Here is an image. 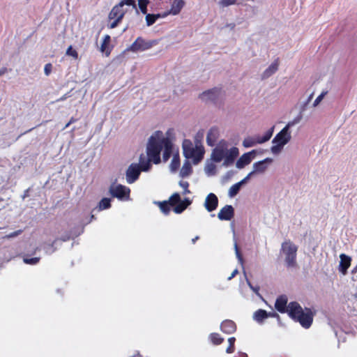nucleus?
Segmentation results:
<instances>
[{
    "instance_id": "0e129e2a",
    "label": "nucleus",
    "mask_w": 357,
    "mask_h": 357,
    "mask_svg": "<svg viewBox=\"0 0 357 357\" xmlns=\"http://www.w3.org/2000/svg\"><path fill=\"white\" fill-rule=\"evenodd\" d=\"M65 98H66V97H62V98H61V100H64Z\"/></svg>"
},
{
    "instance_id": "dca6fc26",
    "label": "nucleus",
    "mask_w": 357,
    "mask_h": 357,
    "mask_svg": "<svg viewBox=\"0 0 357 357\" xmlns=\"http://www.w3.org/2000/svg\"><path fill=\"white\" fill-rule=\"evenodd\" d=\"M234 215V209L231 205H226L222 207L218 213V218L220 220H230Z\"/></svg>"
},
{
    "instance_id": "412c9836",
    "label": "nucleus",
    "mask_w": 357,
    "mask_h": 357,
    "mask_svg": "<svg viewBox=\"0 0 357 357\" xmlns=\"http://www.w3.org/2000/svg\"><path fill=\"white\" fill-rule=\"evenodd\" d=\"M279 66L278 59H275L261 74L263 79H267L277 72Z\"/></svg>"
},
{
    "instance_id": "37998d69",
    "label": "nucleus",
    "mask_w": 357,
    "mask_h": 357,
    "mask_svg": "<svg viewBox=\"0 0 357 357\" xmlns=\"http://www.w3.org/2000/svg\"><path fill=\"white\" fill-rule=\"evenodd\" d=\"M234 248H235L236 256L237 259H238L239 263L241 265H243V257L239 252L236 242H235V243H234Z\"/></svg>"
},
{
    "instance_id": "a19ab883",
    "label": "nucleus",
    "mask_w": 357,
    "mask_h": 357,
    "mask_svg": "<svg viewBox=\"0 0 357 357\" xmlns=\"http://www.w3.org/2000/svg\"><path fill=\"white\" fill-rule=\"evenodd\" d=\"M179 185L183 189V195L190 194V191L188 190L189 183L188 181H180Z\"/></svg>"
},
{
    "instance_id": "c756f323",
    "label": "nucleus",
    "mask_w": 357,
    "mask_h": 357,
    "mask_svg": "<svg viewBox=\"0 0 357 357\" xmlns=\"http://www.w3.org/2000/svg\"><path fill=\"white\" fill-rule=\"evenodd\" d=\"M111 206V199L110 198H102L98 204V210L102 211L110 208Z\"/></svg>"
},
{
    "instance_id": "5701e85b",
    "label": "nucleus",
    "mask_w": 357,
    "mask_h": 357,
    "mask_svg": "<svg viewBox=\"0 0 357 357\" xmlns=\"http://www.w3.org/2000/svg\"><path fill=\"white\" fill-rule=\"evenodd\" d=\"M268 317V312L264 310H257L253 314V319L258 324H262L263 321Z\"/></svg>"
},
{
    "instance_id": "f03ea898",
    "label": "nucleus",
    "mask_w": 357,
    "mask_h": 357,
    "mask_svg": "<svg viewBox=\"0 0 357 357\" xmlns=\"http://www.w3.org/2000/svg\"><path fill=\"white\" fill-rule=\"evenodd\" d=\"M239 155V150L236 146L229 148V143L220 140L212 151L211 159L215 162L223 161V166L229 167L232 165Z\"/></svg>"
},
{
    "instance_id": "7c9ffc66",
    "label": "nucleus",
    "mask_w": 357,
    "mask_h": 357,
    "mask_svg": "<svg viewBox=\"0 0 357 357\" xmlns=\"http://www.w3.org/2000/svg\"><path fill=\"white\" fill-rule=\"evenodd\" d=\"M241 186L242 185L238 182L232 185L229 189L228 196L229 197H235L238 193Z\"/></svg>"
},
{
    "instance_id": "6e6552de",
    "label": "nucleus",
    "mask_w": 357,
    "mask_h": 357,
    "mask_svg": "<svg viewBox=\"0 0 357 357\" xmlns=\"http://www.w3.org/2000/svg\"><path fill=\"white\" fill-rule=\"evenodd\" d=\"M109 194L121 201L130 200V190L128 187L117 183H112L109 189Z\"/></svg>"
},
{
    "instance_id": "79ce46f5",
    "label": "nucleus",
    "mask_w": 357,
    "mask_h": 357,
    "mask_svg": "<svg viewBox=\"0 0 357 357\" xmlns=\"http://www.w3.org/2000/svg\"><path fill=\"white\" fill-rule=\"evenodd\" d=\"M204 130H199L195 137V144L197 142H199L201 143V141L202 140V139L204 138Z\"/></svg>"
},
{
    "instance_id": "cd10ccee",
    "label": "nucleus",
    "mask_w": 357,
    "mask_h": 357,
    "mask_svg": "<svg viewBox=\"0 0 357 357\" xmlns=\"http://www.w3.org/2000/svg\"><path fill=\"white\" fill-rule=\"evenodd\" d=\"M109 42H110V36L108 35L105 36L103 38L102 43L101 44L100 51L102 52H105L107 56H108L110 53V51L109 50V48H108V45H109Z\"/></svg>"
},
{
    "instance_id": "864d4df0",
    "label": "nucleus",
    "mask_w": 357,
    "mask_h": 357,
    "mask_svg": "<svg viewBox=\"0 0 357 357\" xmlns=\"http://www.w3.org/2000/svg\"><path fill=\"white\" fill-rule=\"evenodd\" d=\"M235 341H236L235 337H229V338L228 339L229 345L234 346V342H235Z\"/></svg>"
},
{
    "instance_id": "423d86ee",
    "label": "nucleus",
    "mask_w": 357,
    "mask_h": 357,
    "mask_svg": "<svg viewBox=\"0 0 357 357\" xmlns=\"http://www.w3.org/2000/svg\"><path fill=\"white\" fill-rule=\"evenodd\" d=\"M298 246L290 240L284 241L281 245L280 253L284 256L286 266L294 268L296 266Z\"/></svg>"
},
{
    "instance_id": "1a4fd4ad",
    "label": "nucleus",
    "mask_w": 357,
    "mask_h": 357,
    "mask_svg": "<svg viewBox=\"0 0 357 357\" xmlns=\"http://www.w3.org/2000/svg\"><path fill=\"white\" fill-rule=\"evenodd\" d=\"M158 44V41L145 40L142 37H138L137 39L126 49V51L132 52H144L151 49L152 47Z\"/></svg>"
},
{
    "instance_id": "c03bdc74",
    "label": "nucleus",
    "mask_w": 357,
    "mask_h": 357,
    "mask_svg": "<svg viewBox=\"0 0 357 357\" xmlns=\"http://www.w3.org/2000/svg\"><path fill=\"white\" fill-rule=\"evenodd\" d=\"M52 70V65L49 63L45 65L44 73L46 76H49Z\"/></svg>"
},
{
    "instance_id": "c85d7f7f",
    "label": "nucleus",
    "mask_w": 357,
    "mask_h": 357,
    "mask_svg": "<svg viewBox=\"0 0 357 357\" xmlns=\"http://www.w3.org/2000/svg\"><path fill=\"white\" fill-rule=\"evenodd\" d=\"M162 17V15L160 14H146V23L148 26L153 24L156 20L159 18Z\"/></svg>"
},
{
    "instance_id": "f704fd0d",
    "label": "nucleus",
    "mask_w": 357,
    "mask_h": 357,
    "mask_svg": "<svg viewBox=\"0 0 357 357\" xmlns=\"http://www.w3.org/2000/svg\"><path fill=\"white\" fill-rule=\"evenodd\" d=\"M149 3V0H138V6L143 14L147 13V6Z\"/></svg>"
},
{
    "instance_id": "20e7f679",
    "label": "nucleus",
    "mask_w": 357,
    "mask_h": 357,
    "mask_svg": "<svg viewBox=\"0 0 357 357\" xmlns=\"http://www.w3.org/2000/svg\"><path fill=\"white\" fill-rule=\"evenodd\" d=\"M287 313L305 328H309L312 324L314 314L312 310L310 308L303 309L297 302H290L288 304Z\"/></svg>"
},
{
    "instance_id": "bb28decb",
    "label": "nucleus",
    "mask_w": 357,
    "mask_h": 357,
    "mask_svg": "<svg viewBox=\"0 0 357 357\" xmlns=\"http://www.w3.org/2000/svg\"><path fill=\"white\" fill-rule=\"evenodd\" d=\"M274 127H272L266 131L263 135H257L259 144H263L268 141L273 135Z\"/></svg>"
},
{
    "instance_id": "a211bd4d",
    "label": "nucleus",
    "mask_w": 357,
    "mask_h": 357,
    "mask_svg": "<svg viewBox=\"0 0 357 357\" xmlns=\"http://www.w3.org/2000/svg\"><path fill=\"white\" fill-rule=\"evenodd\" d=\"M172 155V160L169 165V169L172 172H176L180 166V158L178 150L175 149L174 145L173 144V151L171 153Z\"/></svg>"
},
{
    "instance_id": "4c0bfd02",
    "label": "nucleus",
    "mask_w": 357,
    "mask_h": 357,
    "mask_svg": "<svg viewBox=\"0 0 357 357\" xmlns=\"http://www.w3.org/2000/svg\"><path fill=\"white\" fill-rule=\"evenodd\" d=\"M66 55L73 57L75 59H77L78 58V53L77 52L74 50L72 46L68 47V48L66 50Z\"/></svg>"
},
{
    "instance_id": "6e6d98bb",
    "label": "nucleus",
    "mask_w": 357,
    "mask_h": 357,
    "mask_svg": "<svg viewBox=\"0 0 357 357\" xmlns=\"http://www.w3.org/2000/svg\"><path fill=\"white\" fill-rule=\"evenodd\" d=\"M268 317H278V314H276L275 312H268Z\"/></svg>"
},
{
    "instance_id": "72a5a7b5",
    "label": "nucleus",
    "mask_w": 357,
    "mask_h": 357,
    "mask_svg": "<svg viewBox=\"0 0 357 357\" xmlns=\"http://www.w3.org/2000/svg\"><path fill=\"white\" fill-rule=\"evenodd\" d=\"M181 201L180 195L178 193H174L170 197L167 202H169L174 208L176 205L179 204Z\"/></svg>"
},
{
    "instance_id": "09e8293b",
    "label": "nucleus",
    "mask_w": 357,
    "mask_h": 357,
    "mask_svg": "<svg viewBox=\"0 0 357 357\" xmlns=\"http://www.w3.org/2000/svg\"><path fill=\"white\" fill-rule=\"evenodd\" d=\"M215 169V166L213 165H207L205 168V172L206 174L211 173Z\"/></svg>"
},
{
    "instance_id": "6ab92c4d",
    "label": "nucleus",
    "mask_w": 357,
    "mask_h": 357,
    "mask_svg": "<svg viewBox=\"0 0 357 357\" xmlns=\"http://www.w3.org/2000/svg\"><path fill=\"white\" fill-rule=\"evenodd\" d=\"M184 6L185 1L183 0H173L171 3V8L168 12V14L172 15H178Z\"/></svg>"
},
{
    "instance_id": "9d476101",
    "label": "nucleus",
    "mask_w": 357,
    "mask_h": 357,
    "mask_svg": "<svg viewBox=\"0 0 357 357\" xmlns=\"http://www.w3.org/2000/svg\"><path fill=\"white\" fill-rule=\"evenodd\" d=\"M223 96L222 91L219 88H213L204 91L199 95V98L205 102H216Z\"/></svg>"
},
{
    "instance_id": "0eeeda50",
    "label": "nucleus",
    "mask_w": 357,
    "mask_h": 357,
    "mask_svg": "<svg viewBox=\"0 0 357 357\" xmlns=\"http://www.w3.org/2000/svg\"><path fill=\"white\" fill-rule=\"evenodd\" d=\"M132 6L133 8L137 9L136 4L134 0H121L119 3L113 7L109 14V20L116 19L120 21L123 19L126 10L123 9V6Z\"/></svg>"
},
{
    "instance_id": "603ef678",
    "label": "nucleus",
    "mask_w": 357,
    "mask_h": 357,
    "mask_svg": "<svg viewBox=\"0 0 357 357\" xmlns=\"http://www.w3.org/2000/svg\"><path fill=\"white\" fill-rule=\"evenodd\" d=\"M234 346H231V345H229V347L226 349V352L227 354H231V353L234 352Z\"/></svg>"
},
{
    "instance_id": "f257e3e1",
    "label": "nucleus",
    "mask_w": 357,
    "mask_h": 357,
    "mask_svg": "<svg viewBox=\"0 0 357 357\" xmlns=\"http://www.w3.org/2000/svg\"><path fill=\"white\" fill-rule=\"evenodd\" d=\"M174 130L168 129L165 133L160 130L153 132L147 141L146 152L147 158L142 154L139 163H137L141 172H148L151 167V162L154 164L160 162V153L163 150L162 159L167 162L173 151Z\"/></svg>"
},
{
    "instance_id": "052dcab7",
    "label": "nucleus",
    "mask_w": 357,
    "mask_h": 357,
    "mask_svg": "<svg viewBox=\"0 0 357 357\" xmlns=\"http://www.w3.org/2000/svg\"><path fill=\"white\" fill-rule=\"evenodd\" d=\"M199 239V236H195L194 238L192 239V243H195L196 241Z\"/></svg>"
},
{
    "instance_id": "f8f14e48",
    "label": "nucleus",
    "mask_w": 357,
    "mask_h": 357,
    "mask_svg": "<svg viewBox=\"0 0 357 357\" xmlns=\"http://www.w3.org/2000/svg\"><path fill=\"white\" fill-rule=\"evenodd\" d=\"M141 174L140 168L137 163H132L126 172V179L128 184L135 183Z\"/></svg>"
},
{
    "instance_id": "680f3d73",
    "label": "nucleus",
    "mask_w": 357,
    "mask_h": 357,
    "mask_svg": "<svg viewBox=\"0 0 357 357\" xmlns=\"http://www.w3.org/2000/svg\"><path fill=\"white\" fill-rule=\"evenodd\" d=\"M313 96V93L310 94V96L308 98V100H310Z\"/></svg>"
},
{
    "instance_id": "49530a36",
    "label": "nucleus",
    "mask_w": 357,
    "mask_h": 357,
    "mask_svg": "<svg viewBox=\"0 0 357 357\" xmlns=\"http://www.w3.org/2000/svg\"><path fill=\"white\" fill-rule=\"evenodd\" d=\"M21 233H22V230L20 229V230H17L13 233L9 234L8 235L6 236V237L8 238H14V237L20 235Z\"/></svg>"
},
{
    "instance_id": "aec40b11",
    "label": "nucleus",
    "mask_w": 357,
    "mask_h": 357,
    "mask_svg": "<svg viewBox=\"0 0 357 357\" xmlns=\"http://www.w3.org/2000/svg\"><path fill=\"white\" fill-rule=\"evenodd\" d=\"M287 298L286 296H280L276 299L275 307L280 313L287 312Z\"/></svg>"
},
{
    "instance_id": "4d7b16f0",
    "label": "nucleus",
    "mask_w": 357,
    "mask_h": 357,
    "mask_svg": "<svg viewBox=\"0 0 357 357\" xmlns=\"http://www.w3.org/2000/svg\"><path fill=\"white\" fill-rule=\"evenodd\" d=\"M234 357H248V356L245 353L239 352L238 354V356H234Z\"/></svg>"
},
{
    "instance_id": "bf43d9fd",
    "label": "nucleus",
    "mask_w": 357,
    "mask_h": 357,
    "mask_svg": "<svg viewBox=\"0 0 357 357\" xmlns=\"http://www.w3.org/2000/svg\"><path fill=\"white\" fill-rule=\"evenodd\" d=\"M75 121V119L73 118H71L70 121L66 125L64 128H67L72 123Z\"/></svg>"
},
{
    "instance_id": "ea45409f",
    "label": "nucleus",
    "mask_w": 357,
    "mask_h": 357,
    "mask_svg": "<svg viewBox=\"0 0 357 357\" xmlns=\"http://www.w3.org/2000/svg\"><path fill=\"white\" fill-rule=\"evenodd\" d=\"M40 260L39 257H32V258H24L23 261L25 264H31V265H35L37 263H38Z\"/></svg>"
},
{
    "instance_id": "2f4dec72",
    "label": "nucleus",
    "mask_w": 357,
    "mask_h": 357,
    "mask_svg": "<svg viewBox=\"0 0 357 357\" xmlns=\"http://www.w3.org/2000/svg\"><path fill=\"white\" fill-rule=\"evenodd\" d=\"M159 206L165 215L169 214L170 211L173 210V206L167 202H159Z\"/></svg>"
},
{
    "instance_id": "4be33fe9",
    "label": "nucleus",
    "mask_w": 357,
    "mask_h": 357,
    "mask_svg": "<svg viewBox=\"0 0 357 357\" xmlns=\"http://www.w3.org/2000/svg\"><path fill=\"white\" fill-rule=\"evenodd\" d=\"M220 328L222 332L227 334H231L236 331V326L234 321L231 320H225L222 322Z\"/></svg>"
},
{
    "instance_id": "e433bc0d",
    "label": "nucleus",
    "mask_w": 357,
    "mask_h": 357,
    "mask_svg": "<svg viewBox=\"0 0 357 357\" xmlns=\"http://www.w3.org/2000/svg\"><path fill=\"white\" fill-rule=\"evenodd\" d=\"M328 93V91H323L320 95H319L317 98L314 100L313 104H312V106L314 107H317L320 102L322 101V100L324 99V98L326 96V94Z\"/></svg>"
},
{
    "instance_id": "7ed1b4c3",
    "label": "nucleus",
    "mask_w": 357,
    "mask_h": 357,
    "mask_svg": "<svg viewBox=\"0 0 357 357\" xmlns=\"http://www.w3.org/2000/svg\"><path fill=\"white\" fill-rule=\"evenodd\" d=\"M302 117L298 116L292 121H289L287 125L274 137L272 140V146L271 151L273 154L278 155L280 153L284 146L291 139V132L290 128L298 123Z\"/></svg>"
},
{
    "instance_id": "2eb2a0df",
    "label": "nucleus",
    "mask_w": 357,
    "mask_h": 357,
    "mask_svg": "<svg viewBox=\"0 0 357 357\" xmlns=\"http://www.w3.org/2000/svg\"><path fill=\"white\" fill-rule=\"evenodd\" d=\"M340 259L338 271L343 275H345L347 273L348 268L351 266V257L345 254H340Z\"/></svg>"
},
{
    "instance_id": "39448f33",
    "label": "nucleus",
    "mask_w": 357,
    "mask_h": 357,
    "mask_svg": "<svg viewBox=\"0 0 357 357\" xmlns=\"http://www.w3.org/2000/svg\"><path fill=\"white\" fill-rule=\"evenodd\" d=\"M183 155L186 159H191L195 165L198 164L204 158V148L202 143L193 145L190 139H184L182 143Z\"/></svg>"
},
{
    "instance_id": "b1692460",
    "label": "nucleus",
    "mask_w": 357,
    "mask_h": 357,
    "mask_svg": "<svg viewBox=\"0 0 357 357\" xmlns=\"http://www.w3.org/2000/svg\"><path fill=\"white\" fill-rule=\"evenodd\" d=\"M192 173V165L188 160H185L180 170L179 176L182 178L189 176Z\"/></svg>"
},
{
    "instance_id": "e2e57ef3",
    "label": "nucleus",
    "mask_w": 357,
    "mask_h": 357,
    "mask_svg": "<svg viewBox=\"0 0 357 357\" xmlns=\"http://www.w3.org/2000/svg\"><path fill=\"white\" fill-rule=\"evenodd\" d=\"M25 197H26V193L24 195V196H23V199H24V198H25Z\"/></svg>"
},
{
    "instance_id": "13d9d810",
    "label": "nucleus",
    "mask_w": 357,
    "mask_h": 357,
    "mask_svg": "<svg viewBox=\"0 0 357 357\" xmlns=\"http://www.w3.org/2000/svg\"><path fill=\"white\" fill-rule=\"evenodd\" d=\"M7 72V69L3 68L0 69V76L4 75Z\"/></svg>"
},
{
    "instance_id": "a878e982",
    "label": "nucleus",
    "mask_w": 357,
    "mask_h": 357,
    "mask_svg": "<svg viewBox=\"0 0 357 357\" xmlns=\"http://www.w3.org/2000/svg\"><path fill=\"white\" fill-rule=\"evenodd\" d=\"M259 144V142L257 135L252 136V137L249 136V137H245L243 139V143H242L243 146L245 148L252 147Z\"/></svg>"
},
{
    "instance_id": "3c124183",
    "label": "nucleus",
    "mask_w": 357,
    "mask_h": 357,
    "mask_svg": "<svg viewBox=\"0 0 357 357\" xmlns=\"http://www.w3.org/2000/svg\"><path fill=\"white\" fill-rule=\"evenodd\" d=\"M238 273V269H234L231 273V275L227 278L228 280H231L233 278H234L237 273Z\"/></svg>"
},
{
    "instance_id": "4468645a",
    "label": "nucleus",
    "mask_w": 357,
    "mask_h": 357,
    "mask_svg": "<svg viewBox=\"0 0 357 357\" xmlns=\"http://www.w3.org/2000/svg\"><path fill=\"white\" fill-rule=\"evenodd\" d=\"M204 206L208 212L215 211L218 206V197L214 193H209L205 199Z\"/></svg>"
},
{
    "instance_id": "473e14b6",
    "label": "nucleus",
    "mask_w": 357,
    "mask_h": 357,
    "mask_svg": "<svg viewBox=\"0 0 357 357\" xmlns=\"http://www.w3.org/2000/svg\"><path fill=\"white\" fill-rule=\"evenodd\" d=\"M209 338L211 342L215 345L220 344L224 340L220 334L215 333H211L209 336Z\"/></svg>"
},
{
    "instance_id": "58836bf2",
    "label": "nucleus",
    "mask_w": 357,
    "mask_h": 357,
    "mask_svg": "<svg viewBox=\"0 0 357 357\" xmlns=\"http://www.w3.org/2000/svg\"><path fill=\"white\" fill-rule=\"evenodd\" d=\"M237 0H220L219 1V5L221 7H227L231 5H234L236 3Z\"/></svg>"
},
{
    "instance_id": "a18cd8bd",
    "label": "nucleus",
    "mask_w": 357,
    "mask_h": 357,
    "mask_svg": "<svg viewBox=\"0 0 357 357\" xmlns=\"http://www.w3.org/2000/svg\"><path fill=\"white\" fill-rule=\"evenodd\" d=\"M254 176L253 173L250 172L243 179H242L238 183L243 185L245 184L249 179H250Z\"/></svg>"
},
{
    "instance_id": "8fccbe9b",
    "label": "nucleus",
    "mask_w": 357,
    "mask_h": 357,
    "mask_svg": "<svg viewBox=\"0 0 357 357\" xmlns=\"http://www.w3.org/2000/svg\"><path fill=\"white\" fill-rule=\"evenodd\" d=\"M45 252L48 254H51L54 252V249H53V245H49L47 248H45Z\"/></svg>"
},
{
    "instance_id": "c9c22d12",
    "label": "nucleus",
    "mask_w": 357,
    "mask_h": 357,
    "mask_svg": "<svg viewBox=\"0 0 357 357\" xmlns=\"http://www.w3.org/2000/svg\"><path fill=\"white\" fill-rule=\"evenodd\" d=\"M244 274L245 275L246 282H247L248 285L249 286V287L256 294V295L257 296H259V298H261V296L259 294V286H253L251 284L250 281L247 278L246 273L245 271H244Z\"/></svg>"
},
{
    "instance_id": "de8ad7c7",
    "label": "nucleus",
    "mask_w": 357,
    "mask_h": 357,
    "mask_svg": "<svg viewBox=\"0 0 357 357\" xmlns=\"http://www.w3.org/2000/svg\"><path fill=\"white\" fill-rule=\"evenodd\" d=\"M114 21L109 25V27L110 29H114L115 27L117 26V25L119 24V23L121 22L120 20H116V19H113Z\"/></svg>"
},
{
    "instance_id": "393cba45",
    "label": "nucleus",
    "mask_w": 357,
    "mask_h": 357,
    "mask_svg": "<svg viewBox=\"0 0 357 357\" xmlns=\"http://www.w3.org/2000/svg\"><path fill=\"white\" fill-rule=\"evenodd\" d=\"M192 203V201L185 198L184 200L181 201V203L173 208L174 213L179 214L181 213L188 206Z\"/></svg>"
},
{
    "instance_id": "5fc2aeb1",
    "label": "nucleus",
    "mask_w": 357,
    "mask_h": 357,
    "mask_svg": "<svg viewBox=\"0 0 357 357\" xmlns=\"http://www.w3.org/2000/svg\"><path fill=\"white\" fill-rule=\"evenodd\" d=\"M236 26L234 23L227 24L226 27L229 28L231 30H233Z\"/></svg>"
},
{
    "instance_id": "9b49d317",
    "label": "nucleus",
    "mask_w": 357,
    "mask_h": 357,
    "mask_svg": "<svg viewBox=\"0 0 357 357\" xmlns=\"http://www.w3.org/2000/svg\"><path fill=\"white\" fill-rule=\"evenodd\" d=\"M273 162V159L271 158H266L262 160L255 162L252 165V169L251 172L254 175L264 174Z\"/></svg>"
},
{
    "instance_id": "ddd939ff",
    "label": "nucleus",
    "mask_w": 357,
    "mask_h": 357,
    "mask_svg": "<svg viewBox=\"0 0 357 357\" xmlns=\"http://www.w3.org/2000/svg\"><path fill=\"white\" fill-rule=\"evenodd\" d=\"M257 150H252L251 151L243 153L236 161V168L241 169L245 166L250 164L252 160L255 158L257 155Z\"/></svg>"
},
{
    "instance_id": "f3484780",
    "label": "nucleus",
    "mask_w": 357,
    "mask_h": 357,
    "mask_svg": "<svg viewBox=\"0 0 357 357\" xmlns=\"http://www.w3.org/2000/svg\"><path fill=\"white\" fill-rule=\"evenodd\" d=\"M220 135L219 128L213 126L211 127L206 135V143L210 146H213Z\"/></svg>"
}]
</instances>
